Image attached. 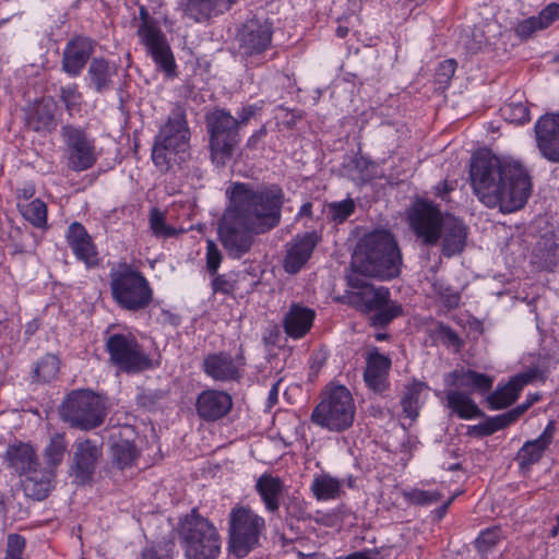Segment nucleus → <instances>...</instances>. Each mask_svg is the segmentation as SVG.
I'll return each mask as SVG.
<instances>
[{
    "label": "nucleus",
    "instance_id": "f257e3e1",
    "mask_svg": "<svg viewBox=\"0 0 559 559\" xmlns=\"http://www.w3.org/2000/svg\"><path fill=\"white\" fill-rule=\"evenodd\" d=\"M227 194L229 204L218 236L228 255L240 259L250 251L255 235H264L281 224L285 193L276 183L235 182Z\"/></svg>",
    "mask_w": 559,
    "mask_h": 559
},
{
    "label": "nucleus",
    "instance_id": "f03ea898",
    "mask_svg": "<svg viewBox=\"0 0 559 559\" xmlns=\"http://www.w3.org/2000/svg\"><path fill=\"white\" fill-rule=\"evenodd\" d=\"M469 174L475 194L487 207L512 213L523 207L531 195V177L519 162L483 152L472 157Z\"/></svg>",
    "mask_w": 559,
    "mask_h": 559
},
{
    "label": "nucleus",
    "instance_id": "7ed1b4c3",
    "mask_svg": "<svg viewBox=\"0 0 559 559\" xmlns=\"http://www.w3.org/2000/svg\"><path fill=\"white\" fill-rule=\"evenodd\" d=\"M350 266L353 273L380 280L397 277L402 267V255L397 243L386 230H374L357 245Z\"/></svg>",
    "mask_w": 559,
    "mask_h": 559
},
{
    "label": "nucleus",
    "instance_id": "20e7f679",
    "mask_svg": "<svg viewBox=\"0 0 559 559\" xmlns=\"http://www.w3.org/2000/svg\"><path fill=\"white\" fill-rule=\"evenodd\" d=\"M189 147L190 131L186 114L182 107L176 106L155 136L152 148L153 163L162 173H167L178 163V158L183 159Z\"/></svg>",
    "mask_w": 559,
    "mask_h": 559
},
{
    "label": "nucleus",
    "instance_id": "39448f33",
    "mask_svg": "<svg viewBox=\"0 0 559 559\" xmlns=\"http://www.w3.org/2000/svg\"><path fill=\"white\" fill-rule=\"evenodd\" d=\"M178 537L187 559H217L221 536L214 524L192 509L179 522Z\"/></svg>",
    "mask_w": 559,
    "mask_h": 559
},
{
    "label": "nucleus",
    "instance_id": "423d86ee",
    "mask_svg": "<svg viewBox=\"0 0 559 559\" xmlns=\"http://www.w3.org/2000/svg\"><path fill=\"white\" fill-rule=\"evenodd\" d=\"M110 290L114 300L124 310L141 311L153 301V289L147 278L128 263L111 269Z\"/></svg>",
    "mask_w": 559,
    "mask_h": 559
},
{
    "label": "nucleus",
    "instance_id": "0eeeda50",
    "mask_svg": "<svg viewBox=\"0 0 559 559\" xmlns=\"http://www.w3.org/2000/svg\"><path fill=\"white\" fill-rule=\"evenodd\" d=\"M355 403L347 388L333 385L311 414L313 424L331 431L341 432L348 429L355 417Z\"/></svg>",
    "mask_w": 559,
    "mask_h": 559
},
{
    "label": "nucleus",
    "instance_id": "6e6552de",
    "mask_svg": "<svg viewBox=\"0 0 559 559\" xmlns=\"http://www.w3.org/2000/svg\"><path fill=\"white\" fill-rule=\"evenodd\" d=\"M229 549L238 558L246 557L259 544L265 521L251 508L234 507L228 515Z\"/></svg>",
    "mask_w": 559,
    "mask_h": 559
},
{
    "label": "nucleus",
    "instance_id": "1a4fd4ad",
    "mask_svg": "<svg viewBox=\"0 0 559 559\" xmlns=\"http://www.w3.org/2000/svg\"><path fill=\"white\" fill-rule=\"evenodd\" d=\"M60 414L72 427L91 430L104 423L106 406L99 395L90 390H78L68 395Z\"/></svg>",
    "mask_w": 559,
    "mask_h": 559
},
{
    "label": "nucleus",
    "instance_id": "9d476101",
    "mask_svg": "<svg viewBox=\"0 0 559 559\" xmlns=\"http://www.w3.org/2000/svg\"><path fill=\"white\" fill-rule=\"evenodd\" d=\"M213 162L225 165L239 142L236 117L224 109H214L205 116Z\"/></svg>",
    "mask_w": 559,
    "mask_h": 559
},
{
    "label": "nucleus",
    "instance_id": "9b49d317",
    "mask_svg": "<svg viewBox=\"0 0 559 559\" xmlns=\"http://www.w3.org/2000/svg\"><path fill=\"white\" fill-rule=\"evenodd\" d=\"M110 362L127 373H138L152 368V359L144 353L134 336L112 334L106 341Z\"/></svg>",
    "mask_w": 559,
    "mask_h": 559
},
{
    "label": "nucleus",
    "instance_id": "f8f14e48",
    "mask_svg": "<svg viewBox=\"0 0 559 559\" xmlns=\"http://www.w3.org/2000/svg\"><path fill=\"white\" fill-rule=\"evenodd\" d=\"M60 136L64 145L68 167L76 173L92 168L97 160L95 139L85 129L64 124L61 127Z\"/></svg>",
    "mask_w": 559,
    "mask_h": 559
},
{
    "label": "nucleus",
    "instance_id": "ddd939ff",
    "mask_svg": "<svg viewBox=\"0 0 559 559\" xmlns=\"http://www.w3.org/2000/svg\"><path fill=\"white\" fill-rule=\"evenodd\" d=\"M408 223L424 245L433 246L440 240L443 214L432 202L417 200L408 210Z\"/></svg>",
    "mask_w": 559,
    "mask_h": 559
},
{
    "label": "nucleus",
    "instance_id": "4468645a",
    "mask_svg": "<svg viewBox=\"0 0 559 559\" xmlns=\"http://www.w3.org/2000/svg\"><path fill=\"white\" fill-rule=\"evenodd\" d=\"M103 455L102 448L90 439L76 441L69 466L70 476L78 485L92 483L98 462Z\"/></svg>",
    "mask_w": 559,
    "mask_h": 559
},
{
    "label": "nucleus",
    "instance_id": "2eb2a0df",
    "mask_svg": "<svg viewBox=\"0 0 559 559\" xmlns=\"http://www.w3.org/2000/svg\"><path fill=\"white\" fill-rule=\"evenodd\" d=\"M534 131L540 155L548 162L559 164V112L542 116Z\"/></svg>",
    "mask_w": 559,
    "mask_h": 559
},
{
    "label": "nucleus",
    "instance_id": "dca6fc26",
    "mask_svg": "<svg viewBox=\"0 0 559 559\" xmlns=\"http://www.w3.org/2000/svg\"><path fill=\"white\" fill-rule=\"evenodd\" d=\"M320 237L316 231L297 235L286 245L284 270L289 274H296L310 259Z\"/></svg>",
    "mask_w": 559,
    "mask_h": 559
},
{
    "label": "nucleus",
    "instance_id": "f3484780",
    "mask_svg": "<svg viewBox=\"0 0 559 559\" xmlns=\"http://www.w3.org/2000/svg\"><path fill=\"white\" fill-rule=\"evenodd\" d=\"M245 365V357L240 353L233 358L229 354L221 352L204 358L203 370L215 381H231L240 378V367Z\"/></svg>",
    "mask_w": 559,
    "mask_h": 559
},
{
    "label": "nucleus",
    "instance_id": "a211bd4d",
    "mask_svg": "<svg viewBox=\"0 0 559 559\" xmlns=\"http://www.w3.org/2000/svg\"><path fill=\"white\" fill-rule=\"evenodd\" d=\"M468 228L459 218L445 214L440 228L441 252L451 258L464 251L467 241Z\"/></svg>",
    "mask_w": 559,
    "mask_h": 559
},
{
    "label": "nucleus",
    "instance_id": "6ab92c4d",
    "mask_svg": "<svg viewBox=\"0 0 559 559\" xmlns=\"http://www.w3.org/2000/svg\"><path fill=\"white\" fill-rule=\"evenodd\" d=\"M67 241L78 260L87 267L98 265V253L92 237L80 223H72L67 231Z\"/></svg>",
    "mask_w": 559,
    "mask_h": 559
},
{
    "label": "nucleus",
    "instance_id": "aec40b11",
    "mask_svg": "<svg viewBox=\"0 0 559 559\" xmlns=\"http://www.w3.org/2000/svg\"><path fill=\"white\" fill-rule=\"evenodd\" d=\"M195 406L199 416L211 421L224 417L230 411L233 401L226 392L206 390L198 396Z\"/></svg>",
    "mask_w": 559,
    "mask_h": 559
},
{
    "label": "nucleus",
    "instance_id": "412c9836",
    "mask_svg": "<svg viewBox=\"0 0 559 559\" xmlns=\"http://www.w3.org/2000/svg\"><path fill=\"white\" fill-rule=\"evenodd\" d=\"M56 103L52 98H41L31 105L25 111L26 126L35 131L49 133L56 126Z\"/></svg>",
    "mask_w": 559,
    "mask_h": 559
},
{
    "label": "nucleus",
    "instance_id": "4be33fe9",
    "mask_svg": "<svg viewBox=\"0 0 559 559\" xmlns=\"http://www.w3.org/2000/svg\"><path fill=\"white\" fill-rule=\"evenodd\" d=\"M92 53V44L87 37H72L62 57V69L69 75L78 76L85 67Z\"/></svg>",
    "mask_w": 559,
    "mask_h": 559
},
{
    "label": "nucleus",
    "instance_id": "5701e85b",
    "mask_svg": "<svg viewBox=\"0 0 559 559\" xmlns=\"http://www.w3.org/2000/svg\"><path fill=\"white\" fill-rule=\"evenodd\" d=\"M367 367L364 373V379L367 386L376 393H383L389 388V371L391 368V359L373 350L368 354Z\"/></svg>",
    "mask_w": 559,
    "mask_h": 559
},
{
    "label": "nucleus",
    "instance_id": "b1692460",
    "mask_svg": "<svg viewBox=\"0 0 559 559\" xmlns=\"http://www.w3.org/2000/svg\"><path fill=\"white\" fill-rule=\"evenodd\" d=\"M360 274L352 273L348 275V284L354 288H359L357 293V302L360 305L362 311L372 312L373 310L385 306L390 301V292L388 288L380 286L374 287L367 284L364 280L359 278Z\"/></svg>",
    "mask_w": 559,
    "mask_h": 559
},
{
    "label": "nucleus",
    "instance_id": "393cba45",
    "mask_svg": "<svg viewBox=\"0 0 559 559\" xmlns=\"http://www.w3.org/2000/svg\"><path fill=\"white\" fill-rule=\"evenodd\" d=\"M555 430L554 423L549 421L538 438L528 440L522 445L516 457L521 468H527L539 462L546 449L552 442Z\"/></svg>",
    "mask_w": 559,
    "mask_h": 559
},
{
    "label": "nucleus",
    "instance_id": "a878e982",
    "mask_svg": "<svg viewBox=\"0 0 559 559\" xmlns=\"http://www.w3.org/2000/svg\"><path fill=\"white\" fill-rule=\"evenodd\" d=\"M444 383L453 390L468 389L469 391L488 392L492 386V379L484 373L464 368L454 369L444 377Z\"/></svg>",
    "mask_w": 559,
    "mask_h": 559
},
{
    "label": "nucleus",
    "instance_id": "bb28decb",
    "mask_svg": "<svg viewBox=\"0 0 559 559\" xmlns=\"http://www.w3.org/2000/svg\"><path fill=\"white\" fill-rule=\"evenodd\" d=\"M314 318V310L293 304L284 318L285 333L294 338L304 337L310 331Z\"/></svg>",
    "mask_w": 559,
    "mask_h": 559
},
{
    "label": "nucleus",
    "instance_id": "cd10ccee",
    "mask_svg": "<svg viewBox=\"0 0 559 559\" xmlns=\"http://www.w3.org/2000/svg\"><path fill=\"white\" fill-rule=\"evenodd\" d=\"M56 473L46 467L39 469L38 467L25 474L22 480V487L26 496L34 500L45 499L50 490L53 488Z\"/></svg>",
    "mask_w": 559,
    "mask_h": 559
},
{
    "label": "nucleus",
    "instance_id": "c85d7f7f",
    "mask_svg": "<svg viewBox=\"0 0 559 559\" xmlns=\"http://www.w3.org/2000/svg\"><path fill=\"white\" fill-rule=\"evenodd\" d=\"M254 488L263 502L265 510L276 513L280 510L284 493V484L281 478L271 474H262L255 481Z\"/></svg>",
    "mask_w": 559,
    "mask_h": 559
},
{
    "label": "nucleus",
    "instance_id": "c756f323",
    "mask_svg": "<svg viewBox=\"0 0 559 559\" xmlns=\"http://www.w3.org/2000/svg\"><path fill=\"white\" fill-rule=\"evenodd\" d=\"M533 379L531 373H519L510 379L502 388L497 389L488 396V403L492 409H501L510 406L518 399L522 389Z\"/></svg>",
    "mask_w": 559,
    "mask_h": 559
},
{
    "label": "nucleus",
    "instance_id": "7c9ffc66",
    "mask_svg": "<svg viewBox=\"0 0 559 559\" xmlns=\"http://www.w3.org/2000/svg\"><path fill=\"white\" fill-rule=\"evenodd\" d=\"M117 75V69L115 66L109 64L103 58H94L87 70V85L92 87L96 93L103 94L114 85V78Z\"/></svg>",
    "mask_w": 559,
    "mask_h": 559
},
{
    "label": "nucleus",
    "instance_id": "2f4dec72",
    "mask_svg": "<svg viewBox=\"0 0 559 559\" xmlns=\"http://www.w3.org/2000/svg\"><path fill=\"white\" fill-rule=\"evenodd\" d=\"M143 44L158 68L169 78L176 75V62L166 37H143Z\"/></svg>",
    "mask_w": 559,
    "mask_h": 559
},
{
    "label": "nucleus",
    "instance_id": "473e14b6",
    "mask_svg": "<svg viewBox=\"0 0 559 559\" xmlns=\"http://www.w3.org/2000/svg\"><path fill=\"white\" fill-rule=\"evenodd\" d=\"M5 459L9 465L21 475L39 466L35 450L26 443L9 447Z\"/></svg>",
    "mask_w": 559,
    "mask_h": 559
},
{
    "label": "nucleus",
    "instance_id": "72a5a7b5",
    "mask_svg": "<svg viewBox=\"0 0 559 559\" xmlns=\"http://www.w3.org/2000/svg\"><path fill=\"white\" fill-rule=\"evenodd\" d=\"M559 20V3L551 2L538 15L530 16L518 24V35H531L543 31Z\"/></svg>",
    "mask_w": 559,
    "mask_h": 559
},
{
    "label": "nucleus",
    "instance_id": "f704fd0d",
    "mask_svg": "<svg viewBox=\"0 0 559 559\" xmlns=\"http://www.w3.org/2000/svg\"><path fill=\"white\" fill-rule=\"evenodd\" d=\"M445 405L461 419H472L481 416V412L468 393L462 390H447Z\"/></svg>",
    "mask_w": 559,
    "mask_h": 559
},
{
    "label": "nucleus",
    "instance_id": "c9c22d12",
    "mask_svg": "<svg viewBox=\"0 0 559 559\" xmlns=\"http://www.w3.org/2000/svg\"><path fill=\"white\" fill-rule=\"evenodd\" d=\"M342 487V479L322 473L313 477L310 489L318 500H332L340 497Z\"/></svg>",
    "mask_w": 559,
    "mask_h": 559
},
{
    "label": "nucleus",
    "instance_id": "e433bc0d",
    "mask_svg": "<svg viewBox=\"0 0 559 559\" xmlns=\"http://www.w3.org/2000/svg\"><path fill=\"white\" fill-rule=\"evenodd\" d=\"M67 452L68 441L66 435L60 432L53 433L43 452L45 467L56 473Z\"/></svg>",
    "mask_w": 559,
    "mask_h": 559
},
{
    "label": "nucleus",
    "instance_id": "4c0bfd02",
    "mask_svg": "<svg viewBox=\"0 0 559 559\" xmlns=\"http://www.w3.org/2000/svg\"><path fill=\"white\" fill-rule=\"evenodd\" d=\"M428 389L429 388L425 382L415 379L405 385L403 396L401 399V405L406 417L415 419L418 416L420 408V395Z\"/></svg>",
    "mask_w": 559,
    "mask_h": 559
},
{
    "label": "nucleus",
    "instance_id": "58836bf2",
    "mask_svg": "<svg viewBox=\"0 0 559 559\" xmlns=\"http://www.w3.org/2000/svg\"><path fill=\"white\" fill-rule=\"evenodd\" d=\"M111 456L114 464L118 468L123 469L133 464L138 456V451L133 443L122 440L112 444Z\"/></svg>",
    "mask_w": 559,
    "mask_h": 559
},
{
    "label": "nucleus",
    "instance_id": "ea45409f",
    "mask_svg": "<svg viewBox=\"0 0 559 559\" xmlns=\"http://www.w3.org/2000/svg\"><path fill=\"white\" fill-rule=\"evenodd\" d=\"M238 53L242 58L255 57L271 46L272 37H237Z\"/></svg>",
    "mask_w": 559,
    "mask_h": 559
},
{
    "label": "nucleus",
    "instance_id": "a19ab883",
    "mask_svg": "<svg viewBox=\"0 0 559 559\" xmlns=\"http://www.w3.org/2000/svg\"><path fill=\"white\" fill-rule=\"evenodd\" d=\"M20 212L35 227H44L47 224V206L39 199L20 205Z\"/></svg>",
    "mask_w": 559,
    "mask_h": 559
},
{
    "label": "nucleus",
    "instance_id": "79ce46f5",
    "mask_svg": "<svg viewBox=\"0 0 559 559\" xmlns=\"http://www.w3.org/2000/svg\"><path fill=\"white\" fill-rule=\"evenodd\" d=\"M502 117L515 124H523L530 120V110L522 102H510L500 108Z\"/></svg>",
    "mask_w": 559,
    "mask_h": 559
},
{
    "label": "nucleus",
    "instance_id": "37998d69",
    "mask_svg": "<svg viewBox=\"0 0 559 559\" xmlns=\"http://www.w3.org/2000/svg\"><path fill=\"white\" fill-rule=\"evenodd\" d=\"M59 366V359L55 355L47 354L36 364L34 376L37 380L50 381L56 378Z\"/></svg>",
    "mask_w": 559,
    "mask_h": 559
},
{
    "label": "nucleus",
    "instance_id": "c03bdc74",
    "mask_svg": "<svg viewBox=\"0 0 559 559\" xmlns=\"http://www.w3.org/2000/svg\"><path fill=\"white\" fill-rule=\"evenodd\" d=\"M372 312L373 313L370 316L371 324L382 328L402 313V307L396 302L388 301L385 306H382Z\"/></svg>",
    "mask_w": 559,
    "mask_h": 559
},
{
    "label": "nucleus",
    "instance_id": "a18cd8bd",
    "mask_svg": "<svg viewBox=\"0 0 559 559\" xmlns=\"http://www.w3.org/2000/svg\"><path fill=\"white\" fill-rule=\"evenodd\" d=\"M82 93L75 83L68 84L60 88V99L64 104L66 110L69 115H73L81 110Z\"/></svg>",
    "mask_w": 559,
    "mask_h": 559
},
{
    "label": "nucleus",
    "instance_id": "49530a36",
    "mask_svg": "<svg viewBox=\"0 0 559 559\" xmlns=\"http://www.w3.org/2000/svg\"><path fill=\"white\" fill-rule=\"evenodd\" d=\"M502 534L500 528L491 527L483 531L475 540V547L481 556H486L488 552L497 546L501 540Z\"/></svg>",
    "mask_w": 559,
    "mask_h": 559
},
{
    "label": "nucleus",
    "instance_id": "de8ad7c7",
    "mask_svg": "<svg viewBox=\"0 0 559 559\" xmlns=\"http://www.w3.org/2000/svg\"><path fill=\"white\" fill-rule=\"evenodd\" d=\"M355 210V203L352 199L341 202H333L328 205L326 215L335 223L340 224L347 219Z\"/></svg>",
    "mask_w": 559,
    "mask_h": 559
},
{
    "label": "nucleus",
    "instance_id": "09e8293b",
    "mask_svg": "<svg viewBox=\"0 0 559 559\" xmlns=\"http://www.w3.org/2000/svg\"><path fill=\"white\" fill-rule=\"evenodd\" d=\"M150 227L157 237H171L176 234V230L165 223V215L157 207L150 212Z\"/></svg>",
    "mask_w": 559,
    "mask_h": 559
},
{
    "label": "nucleus",
    "instance_id": "8fccbe9b",
    "mask_svg": "<svg viewBox=\"0 0 559 559\" xmlns=\"http://www.w3.org/2000/svg\"><path fill=\"white\" fill-rule=\"evenodd\" d=\"M139 35H162L157 20L144 7L140 8Z\"/></svg>",
    "mask_w": 559,
    "mask_h": 559
},
{
    "label": "nucleus",
    "instance_id": "3c124183",
    "mask_svg": "<svg viewBox=\"0 0 559 559\" xmlns=\"http://www.w3.org/2000/svg\"><path fill=\"white\" fill-rule=\"evenodd\" d=\"M173 542L153 545L142 551V559H173Z\"/></svg>",
    "mask_w": 559,
    "mask_h": 559
},
{
    "label": "nucleus",
    "instance_id": "603ef678",
    "mask_svg": "<svg viewBox=\"0 0 559 559\" xmlns=\"http://www.w3.org/2000/svg\"><path fill=\"white\" fill-rule=\"evenodd\" d=\"M223 255L213 240L206 241V269L211 275H215L219 269Z\"/></svg>",
    "mask_w": 559,
    "mask_h": 559
},
{
    "label": "nucleus",
    "instance_id": "864d4df0",
    "mask_svg": "<svg viewBox=\"0 0 559 559\" xmlns=\"http://www.w3.org/2000/svg\"><path fill=\"white\" fill-rule=\"evenodd\" d=\"M441 498L440 492L436 490L415 489L408 493V500L419 506H428L437 502Z\"/></svg>",
    "mask_w": 559,
    "mask_h": 559
},
{
    "label": "nucleus",
    "instance_id": "5fc2aeb1",
    "mask_svg": "<svg viewBox=\"0 0 559 559\" xmlns=\"http://www.w3.org/2000/svg\"><path fill=\"white\" fill-rule=\"evenodd\" d=\"M456 61L448 59L441 62L436 72V80L440 85H449L456 70Z\"/></svg>",
    "mask_w": 559,
    "mask_h": 559
},
{
    "label": "nucleus",
    "instance_id": "6e6d98bb",
    "mask_svg": "<svg viewBox=\"0 0 559 559\" xmlns=\"http://www.w3.org/2000/svg\"><path fill=\"white\" fill-rule=\"evenodd\" d=\"M435 292L439 295L443 305L449 308H455L460 302V295L451 287H444L442 284H435Z\"/></svg>",
    "mask_w": 559,
    "mask_h": 559
},
{
    "label": "nucleus",
    "instance_id": "4d7b16f0",
    "mask_svg": "<svg viewBox=\"0 0 559 559\" xmlns=\"http://www.w3.org/2000/svg\"><path fill=\"white\" fill-rule=\"evenodd\" d=\"M213 280L211 283L213 293H221L224 295H229L235 289V283L226 275V274H215L212 275Z\"/></svg>",
    "mask_w": 559,
    "mask_h": 559
},
{
    "label": "nucleus",
    "instance_id": "13d9d810",
    "mask_svg": "<svg viewBox=\"0 0 559 559\" xmlns=\"http://www.w3.org/2000/svg\"><path fill=\"white\" fill-rule=\"evenodd\" d=\"M25 539L21 535L10 534L7 540L5 557H22Z\"/></svg>",
    "mask_w": 559,
    "mask_h": 559
},
{
    "label": "nucleus",
    "instance_id": "bf43d9fd",
    "mask_svg": "<svg viewBox=\"0 0 559 559\" xmlns=\"http://www.w3.org/2000/svg\"><path fill=\"white\" fill-rule=\"evenodd\" d=\"M261 106L258 105H247L243 106L240 110L237 111V126L240 129V127L246 126L248 121L258 112L261 110Z\"/></svg>",
    "mask_w": 559,
    "mask_h": 559
},
{
    "label": "nucleus",
    "instance_id": "052dcab7",
    "mask_svg": "<svg viewBox=\"0 0 559 559\" xmlns=\"http://www.w3.org/2000/svg\"><path fill=\"white\" fill-rule=\"evenodd\" d=\"M474 429L479 436H490L499 430L492 417H488L485 421L475 426Z\"/></svg>",
    "mask_w": 559,
    "mask_h": 559
},
{
    "label": "nucleus",
    "instance_id": "680f3d73",
    "mask_svg": "<svg viewBox=\"0 0 559 559\" xmlns=\"http://www.w3.org/2000/svg\"><path fill=\"white\" fill-rule=\"evenodd\" d=\"M474 429L479 436H490L499 430L492 417H488L485 421L475 426Z\"/></svg>",
    "mask_w": 559,
    "mask_h": 559
},
{
    "label": "nucleus",
    "instance_id": "e2e57ef3",
    "mask_svg": "<svg viewBox=\"0 0 559 559\" xmlns=\"http://www.w3.org/2000/svg\"><path fill=\"white\" fill-rule=\"evenodd\" d=\"M266 135V128L264 126H262L259 130H257L247 141V148L249 150H257L261 142L263 141V139L265 138Z\"/></svg>",
    "mask_w": 559,
    "mask_h": 559
},
{
    "label": "nucleus",
    "instance_id": "0e129e2a",
    "mask_svg": "<svg viewBox=\"0 0 559 559\" xmlns=\"http://www.w3.org/2000/svg\"><path fill=\"white\" fill-rule=\"evenodd\" d=\"M463 47L466 49V53L474 55L481 49L483 41L477 40V37H463Z\"/></svg>",
    "mask_w": 559,
    "mask_h": 559
},
{
    "label": "nucleus",
    "instance_id": "69168bd1",
    "mask_svg": "<svg viewBox=\"0 0 559 559\" xmlns=\"http://www.w3.org/2000/svg\"><path fill=\"white\" fill-rule=\"evenodd\" d=\"M498 429L501 430L515 421L510 411L492 417Z\"/></svg>",
    "mask_w": 559,
    "mask_h": 559
},
{
    "label": "nucleus",
    "instance_id": "338daca9",
    "mask_svg": "<svg viewBox=\"0 0 559 559\" xmlns=\"http://www.w3.org/2000/svg\"><path fill=\"white\" fill-rule=\"evenodd\" d=\"M377 555L378 550H362L353 552L346 556L344 559H376Z\"/></svg>",
    "mask_w": 559,
    "mask_h": 559
},
{
    "label": "nucleus",
    "instance_id": "774afa93",
    "mask_svg": "<svg viewBox=\"0 0 559 559\" xmlns=\"http://www.w3.org/2000/svg\"><path fill=\"white\" fill-rule=\"evenodd\" d=\"M454 189L453 187V183H449L447 180H444L443 182L439 183L437 187H436V190H437V194L444 199L445 195L452 191Z\"/></svg>",
    "mask_w": 559,
    "mask_h": 559
}]
</instances>
